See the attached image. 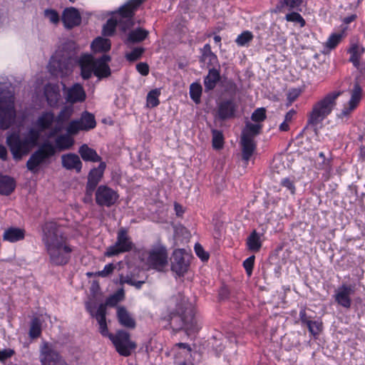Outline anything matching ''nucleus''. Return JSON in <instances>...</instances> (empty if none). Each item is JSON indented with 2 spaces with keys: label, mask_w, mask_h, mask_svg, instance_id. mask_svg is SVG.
I'll return each mask as SVG.
<instances>
[{
  "label": "nucleus",
  "mask_w": 365,
  "mask_h": 365,
  "mask_svg": "<svg viewBox=\"0 0 365 365\" xmlns=\"http://www.w3.org/2000/svg\"><path fill=\"white\" fill-rule=\"evenodd\" d=\"M170 300L175 304V308L164 317V320L169 322L173 331H183L188 336L197 333L201 329V323L193 304L181 292L173 295Z\"/></svg>",
  "instance_id": "obj_1"
},
{
  "label": "nucleus",
  "mask_w": 365,
  "mask_h": 365,
  "mask_svg": "<svg viewBox=\"0 0 365 365\" xmlns=\"http://www.w3.org/2000/svg\"><path fill=\"white\" fill-rule=\"evenodd\" d=\"M39 131L31 128L21 138L19 133H13L6 138V142L16 160L27 155L38 145Z\"/></svg>",
  "instance_id": "obj_2"
},
{
  "label": "nucleus",
  "mask_w": 365,
  "mask_h": 365,
  "mask_svg": "<svg viewBox=\"0 0 365 365\" xmlns=\"http://www.w3.org/2000/svg\"><path fill=\"white\" fill-rule=\"evenodd\" d=\"M343 93L341 91L329 92L321 100L313 105L312 110L308 115L307 124L299 135L307 129L308 125L317 127L329 115H330L336 106L337 98Z\"/></svg>",
  "instance_id": "obj_3"
},
{
  "label": "nucleus",
  "mask_w": 365,
  "mask_h": 365,
  "mask_svg": "<svg viewBox=\"0 0 365 365\" xmlns=\"http://www.w3.org/2000/svg\"><path fill=\"white\" fill-rule=\"evenodd\" d=\"M16 115L14 94L0 85V128H9L14 123Z\"/></svg>",
  "instance_id": "obj_4"
},
{
  "label": "nucleus",
  "mask_w": 365,
  "mask_h": 365,
  "mask_svg": "<svg viewBox=\"0 0 365 365\" xmlns=\"http://www.w3.org/2000/svg\"><path fill=\"white\" fill-rule=\"evenodd\" d=\"M140 8L139 1L128 0L117 10L112 11L111 15H115L119 20L120 32L125 34L135 26L134 17Z\"/></svg>",
  "instance_id": "obj_5"
},
{
  "label": "nucleus",
  "mask_w": 365,
  "mask_h": 365,
  "mask_svg": "<svg viewBox=\"0 0 365 365\" xmlns=\"http://www.w3.org/2000/svg\"><path fill=\"white\" fill-rule=\"evenodd\" d=\"M55 153L56 148L51 143L48 141L43 143L27 160V169L34 174L38 173L40 165L46 163Z\"/></svg>",
  "instance_id": "obj_6"
},
{
  "label": "nucleus",
  "mask_w": 365,
  "mask_h": 365,
  "mask_svg": "<svg viewBox=\"0 0 365 365\" xmlns=\"http://www.w3.org/2000/svg\"><path fill=\"white\" fill-rule=\"evenodd\" d=\"M109 339L114 345L116 351L123 356H129L137 348L135 341L130 340L129 332L119 329L115 334H110Z\"/></svg>",
  "instance_id": "obj_7"
},
{
  "label": "nucleus",
  "mask_w": 365,
  "mask_h": 365,
  "mask_svg": "<svg viewBox=\"0 0 365 365\" xmlns=\"http://www.w3.org/2000/svg\"><path fill=\"white\" fill-rule=\"evenodd\" d=\"M109 339L114 345L116 351L123 356H129L137 348L135 341L130 340L129 332L119 329L115 334H110Z\"/></svg>",
  "instance_id": "obj_8"
},
{
  "label": "nucleus",
  "mask_w": 365,
  "mask_h": 365,
  "mask_svg": "<svg viewBox=\"0 0 365 365\" xmlns=\"http://www.w3.org/2000/svg\"><path fill=\"white\" fill-rule=\"evenodd\" d=\"M134 247L135 245L128 235V230L125 227H120L118 230L115 244L107 247L105 256L110 257L121 253L129 252Z\"/></svg>",
  "instance_id": "obj_9"
},
{
  "label": "nucleus",
  "mask_w": 365,
  "mask_h": 365,
  "mask_svg": "<svg viewBox=\"0 0 365 365\" xmlns=\"http://www.w3.org/2000/svg\"><path fill=\"white\" fill-rule=\"evenodd\" d=\"M49 256V262L54 266H63L71 259L73 249L66 242L54 245L46 248Z\"/></svg>",
  "instance_id": "obj_10"
},
{
  "label": "nucleus",
  "mask_w": 365,
  "mask_h": 365,
  "mask_svg": "<svg viewBox=\"0 0 365 365\" xmlns=\"http://www.w3.org/2000/svg\"><path fill=\"white\" fill-rule=\"evenodd\" d=\"M191 257L185 249L175 250L170 257L171 271L178 277H183L190 268Z\"/></svg>",
  "instance_id": "obj_11"
},
{
  "label": "nucleus",
  "mask_w": 365,
  "mask_h": 365,
  "mask_svg": "<svg viewBox=\"0 0 365 365\" xmlns=\"http://www.w3.org/2000/svg\"><path fill=\"white\" fill-rule=\"evenodd\" d=\"M60 226L56 222H46L42 225V241L47 248L48 247L66 242V237L60 231Z\"/></svg>",
  "instance_id": "obj_12"
},
{
  "label": "nucleus",
  "mask_w": 365,
  "mask_h": 365,
  "mask_svg": "<svg viewBox=\"0 0 365 365\" xmlns=\"http://www.w3.org/2000/svg\"><path fill=\"white\" fill-rule=\"evenodd\" d=\"M363 96V91L358 82L354 84L353 89L351 91V98L348 102V106H344L339 113L336 114V118L341 120L342 123H347L351 116V113L358 107Z\"/></svg>",
  "instance_id": "obj_13"
},
{
  "label": "nucleus",
  "mask_w": 365,
  "mask_h": 365,
  "mask_svg": "<svg viewBox=\"0 0 365 365\" xmlns=\"http://www.w3.org/2000/svg\"><path fill=\"white\" fill-rule=\"evenodd\" d=\"M356 290L355 283L350 284L343 283L335 289L333 298L339 306L349 309L352 304L351 296L355 293Z\"/></svg>",
  "instance_id": "obj_14"
},
{
  "label": "nucleus",
  "mask_w": 365,
  "mask_h": 365,
  "mask_svg": "<svg viewBox=\"0 0 365 365\" xmlns=\"http://www.w3.org/2000/svg\"><path fill=\"white\" fill-rule=\"evenodd\" d=\"M96 202L98 206L110 207L115 204L119 195L108 185H99L96 190Z\"/></svg>",
  "instance_id": "obj_15"
},
{
  "label": "nucleus",
  "mask_w": 365,
  "mask_h": 365,
  "mask_svg": "<svg viewBox=\"0 0 365 365\" xmlns=\"http://www.w3.org/2000/svg\"><path fill=\"white\" fill-rule=\"evenodd\" d=\"M237 108L238 106L234 99H223L217 104L215 118L221 121L235 118Z\"/></svg>",
  "instance_id": "obj_16"
},
{
  "label": "nucleus",
  "mask_w": 365,
  "mask_h": 365,
  "mask_svg": "<svg viewBox=\"0 0 365 365\" xmlns=\"http://www.w3.org/2000/svg\"><path fill=\"white\" fill-rule=\"evenodd\" d=\"M64 358L56 350L52 344L43 342L40 349L41 365H56Z\"/></svg>",
  "instance_id": "obj_17"
},
{
  "label": "nucleus",
  "mask_w": 365,
  "mask_h": 365,
  "mask_svg": "<svg viewBox=\"0 0 365 365\" xmlns=\"http://www.w3.org/2000/svg\"><path fill=\"white\" fill-rule=\"evenodd\" d=\"M148 262L150 267L161 271L168 264V252L164 246H159L150 251Z\"/></svg>",
  "instance_id": "obj_18"
},
{
  "label": "nucleus",
  "mask_w": 365,
  "mask_h": 365,
  "mask_svg": "<svg viewBox=\"0 0 365 365\" xmlns=\"http://www.w3.org/2000/svg\"><path fill=\"white\" fill-rule=\"evenodd\" d=\"M106 168L105 162H101L98 167L92 168L88 174V180L86 185V194L91 196L103 177Z\"/></svg>",
  "instance_id": "obj_19"
},
{
  "label": "nucleus",
  "mask_w": 365,
  "mask_h": 365,
  "mask_svg": "<svg viewBox=\"0 0 365 365\" xmlns=\"http://www.w3.org/2000/svg\"><path fill=\"white\" fill-rule=\"evenodd\" d=\"M61 20L66 29H72L81 25L82 21L81 15L75 7H67L62 13Z\"/></svg>",
  "instance_id": "obj_20"
},
{
  "label": "nucleus",
  "mask_w": 365,
  "mask_h": 365,
  "mask_svg": "<svg viewBox=\"0 0 365 365\" xmlns=\"http://www.w3.org/2000/svg\"><path fill=\"white\" fill-rule=\"evenodd\" d=\"M175 346L179 349H182V351H178L174 356L175 365H194L192 361V349L190 345L187 343L179 342L175 344Z\"/></svg>",
  "instance_id": "obj_21"
},
{
  "label": "nucleus",
  "mask_w": 365,
  "mask_h": 365,
  "mask_svg": "<svg viewBox=\"0 0 365 365\" xmlns=\"http://www.w3.org/2000/svg\"><path fill=\"white\" fill-rule=\"evenodd\" d=\"M48 68L50 73L53 76H65L71 72L69 60L65 58L55 59L51 58Z\"/></svg>",
  "instance_id": "obj_22"
},
{
  "label": "nucleus",
  "mask_w": 365,
  "mask_h": 365,
  "mask_svg": "<svg viewBox=\"0 0 365 365\" xmlns=\"http://www.w3.org/2000/svg\"><path fill=\"white\" fill-rule=\"evenodd\" d=\"M200 53L199 61L206 64L208 68H220L217 56L212 51L210 43H206L202 48H200Z\"/></svg>",
  "instance_id": "obj_23"
},
{
  "label": "nucleus",
  "mask_w": 365,
  "mask_h": 365,
  "mask_svg": "<svg viewBox=\"0 0 365 365\" xmlns=\"http://www.w3.org/2000/svg\"><path fill=\"white\" fill-rule=\"evenodd\" d=\"M78 65L81 68V76L83 80H88L94 75L93 57L91 54H83L79 60Z\"/></svg>",
  "instance_id": "obj_24"
},
{
  "label": "nucleus",
  "mask_w": 365,
  "mask_h": 365,
  "mask_svg": "<svg viewBox=\"0 0 365 365\" xmlns=\"http://www.w3.org/2000/svg\"><path fill=\"white\" fill-rule=\"evenodd\" d=\"M61 165L67 170H74L77 173H80L83 163L77 154L69 153L61 155Z\"/></svg>",
  "instance_id": "obj_25"
},
{
  "label": "nucleus",
  "mask_w": 365,
  "mask_h": 365,
  "mask_svg": "<svg viewBox=\"0 0 365 365\" xmlns=\"http://www.w3.org/2000/svg\"><path fill=\"white\" fill-rule=\"evenodd\" d=\"M240 144L242 147V160L247 164L257 148V143L254 139L248 136H241Z\"/></svg>",
  "instance_id": "obj_26"
},
{
  "label": "nucleus",
  "mask_w": 365,
  "mask_h": 365,
  "mask_svg": "<svg viewBox=\"0 0 365 365\" xmlns=\"http://www.w3.org/2000/svg\"><path fill=\"white\" fill-rule=\"evenodd\" d=\"M220 80V68H209L207 75L204 77L205 91L207 93L213 91Z\"/></svg>",
  "instance_id": "obj_27"
},
{
  "label": "nucleus",
  "mask_w": 365,
  "mask_h": 365,
  "mask_svg": "<svg viewBox=\"0 0 365 365\" xmlns=\"http://www.w3.org/2000/svg\"><path fill=\"white\" fill-rule=\"evenodd\" d=\"M364 52V48L359 46L358 44H352L348 49V53H350L349 62L352 63L353 66L359 71L361 73H365V66L360 65V58Z\"/></svg>",
  "instance_id": "obj_28"
},
{
  "label": "nucleus",
  "mask_w": 365,
  "mask_h": 365,
  "mask_svg": "<svg viewBox=\"0 0 365 365\" xmlns=\"http://www.w3.org/2000/svg\"><path fill=\"white\" fill-rule=\"evenodd\" d=\"M26 231L18 227H9L5 229L3 234V240L11 243L21 241L25 238Z\"/></svg>",
  "instance_id": "obj_29"
},
{
  "label": "nucleus",
  "mask_w": 365,
  "mask_h": 365,
  "mask_svg": "<svg viewBox=\"0 0 365 365\" xmlns=\"http://www.w3.org/2000/svg\"><path fill=\"white\" fill-rule=\"evenodd\" d=\"M117 319L119 324L128 329H133L136 327V322L127 309L123 306H118L117 307Z\"/></svg>",
  "instance_id": "obj_30"
},
{
  "label": "nucleus",
  "mask_w": 365,
  "mask_h": 365,
  "mask_svg": "<svg viewBox=\"0 0 365 365\" xmlns=\"http://www.w3.org/2000/svg\"><path fill=\"white\" fill-rule=\"evenodd\" d=\"M16 182L15 179L9 175L0 173V195L4 196L10 195L15 190Z\"/></svg>",
  "instance_id": "obj_31"
},
{
  "label": "nucleus",
  "mask_w": 365,
  "mask_h": 365,
  "mask_svg": "<svg viewBox=\"0 0 365 365\" xmlns=\"http://www.w3.org/2000/svg\"><path fill=\"white\" fill-rule=\"evenodd\" d=\"M148 31L143 28L138 27L128 32L126 39L124 40V43L126 45L140 43L148 38Z\"/></svg>",
  "instance_id": "obj_32"
},
{
  "label": "nucleus",
  "mask_w": 365,
  "mask_h": 365,
  "mask_svg": "<svg viewBox=\"0 0 365 365\" xmlns=\"http://www.w3.org/2000/svg\"><path fill=\"white\" fill-rule=\"evenodd\" d=\"M44 96L48 106H56L61 96L58 86L47 83L44 87Z\"/></svg>",
  "instance_id": "obj_33"
},
{
  "label": "nucleus",
  "mask_w": 365,
  "mask_h": 365,
  "mask_svg": "<svg viewBox=\"0 0 365 365\" xmlns=\"http://www.w3.org/2000/svg\"><path fill=\"white\" fill-rule=\"evenodd\" d=\"M262 234H259L256 230L251 232L246 240V246L249 251L255 253L259 252L262 246Z\"/></svg>",
  "instance_id": "obj_34"
},
{
  "label": "nucleus",
  "mask_w": 365,
  "mask_h": 365,
  "mask_svg": "<svg viewBox=\"0 0 365 365\" xmlns=\"http://www.w3.org/2000/svg\"><path fill=\"white\" fill-rule=\"evenodd\" d=\"M78 153L81 158L86 162H102L101 157L96 150L88 147L87 144H83L78 149Z\"/></svg>",
  "instance_id": "obj_35"
},
{
  "label": "nucleus",
  "mask_w": 365,
  "mask_h": 365,
  "mask_svg": "<svg viewBox=\"0 0 365 365\" xmlns=\"http://www.w3.org/2000/svg\"><path fill=\"white\" fill-rule=\"evenodd\" d=\"M86 97V93L83 86L79 83H76L68 90L67 100L74 103L84 101Z\"/></svg>",
  "instance_id": "obj_36"
},
{
  "label": "nucleus",
  "mask_w": 365,
  "mask_h": 365,
  "mask_svg": "<svg viewBox=\"0 0 365 365\" xmlns=\"http://www.w3.org/2000/svg\"><path fill=\"white\" fill-rule=\"evenodd\" d=\"M73 110L71 106H63L61 110L57 117L55 118V121L58 126H56L53 130V133L61 130L62 125L66 123L73 114Z\"/></svg>",
  "instance_id": "obj_37"
},
{
  "label": "nucleus",
  "mask_w": 365,
  "mask_h": 365,
  "mask_svg": "<svg viewBox=\"0 0 365 365\" xmlns=\"http://www.w3.org/2000/svg\"><path fill=\"white\" fill-rule=\"evenodd\" d=\"M91 48L94 53H106L110 51L111 42L108 38L98 36L93 41Z\"/></svg>",
  "instance_id": "obj_38"
},
{
  "label": "nucleus",
  "mask_w": 365,
  "mask_h": 365,
  "mask_svg": "<svg viewBox=\"0 0 365 365\" xmlns=\"http://www.w3.org/2000/svg\"><path fill=\"white\" fill-rule=\"evenodd\" d=\"M55 121V116L53 112H44L37 119L36 125L38 129H36L39 131H43L50 128L52 123Z\"/></svg>",
  "instance_id": "obj_39"
},
{
  "label": "nucleus",
  "mask_w": 365,
  "mask_h": 365,
  "mask_svg": "<svg viewBox=\"0 0 365 365\" xmlns=\"http://www.w3.org/2000/svg\"><path fill=\"white\" fill-rule=\"evenodd\" d=\"M120 29L119 20L115 15L107 20L103 26L102 34L104 36H113L115 34L116 27Z\"/></svg>",
  "instance_id": "obj_40"
},
{
  "label": "nucleus",
  "mask_w": 365,
  "mask_h": 365,
  "mask_svg": "<svg viewBox=\"0 0 365 365\" xmlns=\"http://www.w3.org/2000/svg\"><path fill=\"white\" fill-rule=\"evenodd\" d=\"M302 0H280L276 5V12H284L288 10H298L302 4Z\"/></svg>",
  "instance_id": "obj_41"
},
{
  "label": "nucleus",
  "mask_w": 365,
  "mask_h": 365,
  "mask_svg": "<svg viewBox=\"0 0 365 365\" xmlns=\"http://www.w3.org/2000/svg\"><path fill=\"white\" fill-rule=\"evenodd\" d=\"M78 120L86 131L93 129L96 126L95 115L87 110L81 113V118Z\"/></svg>",
  "instance_id": "obj_42"
},
{
  "label": "nucleus",
  "mask_w": 365,
  "mask_h": 365,
  "mask_svg": "<svg viewBox=\"0 0 365 365\" xmlns=\"http://www.w3.org/2000/svg\"><path fill=\"white\" fill-rule=\"evenodd\" d=\"M94 63V76L98 77L99 80L108 78L111 75V70L108 64H102L93 61Z\"/></svg>",
  "instance_id": "obj_43"
},
{
  "label": "nucleus",
  "mask_w": 365,
  "mask_h": 365,
  "mask_svg": "<svg viewBox=\"0 0 365 365\" xmlns=\"http://www.w3.org/2000/svg\"><path fill=\"white\" fill-rule=\"evenodd\" d=\"M74 144V140L68 135H61L56 139V145L59 150L70 149Z\"/></svg>",
  "instance_id": "obj_44"
},
{
  "label": "nucleus",
  "mask_w": 365,
  "mask_h": 365,
  "mask_svg": "<svg viewBox=\"0 0 365 365\" xmlns=\"http://www.w3.org/2000/svg\"><path fill=\"white\" fill-rule=\"evenodd\" d=\"M262 128V125L260 124H254L247 122L242 132L241 136H248L250 139H254L256 135L260 133Z\"/></svg>",
  "instance_id": "obj_45"
},
{
  "label": "nucleus",
  "mask_w": 365,
  "mask_h": 365,
  "mask_svg": "<svg viewBox=\"0 0 365 365\" xmlns=\"http://www.w3.org/2000/svg\"><path fill=\"white\" fill-rule=\"evenodd\" d=\"M125 298V291L123 287L118 289L114 294L109 296L106 300V303L109 307H115L117 304L121 301H123Z\"/></svg>",
  "instance_id": "obj_46"
},
{
  "label": "nucleus",
  "mask_w": 365,
  "mask_h": 365,
  "mask_svg": "<svg viewBox=\"0 0 365 365\" xmlns=\"http://www.w3.org/2000/svg\"><path fill=\"white\" fill-rule=\"evenodd\" d=\"M160 91L159 88L151 90L147 95V106L149 108H155L160 104L159 96Z\"/></svg>",
  "instance_id": "obj_47"
},
{
  "label": "nucleus",
  "mask_w": 365,
  "mask_h": 365,
  "mask_svg": "<svg viewBox=\"0 0 365 365\" xmlns=\"http://www.w3.org/2000/svg\"><path fill=\"white\" fill-rule=\"evenodd\" d=\"M202 88L198 83H192L190 86V98L196 103H200Z\"/></svg>",
  "instance_id": "obj_48"
},
{
  "label": "nucleus",
  "mask_w": 365,
  "mask_h": 365,
  "mask_svg": "<svg viewBox=\"0 0 365 365\" xmlns=\"http://www.w3.org/2000/svg\"><path fill=\"white\" fill-rule=\"evenodd\" d=\"M41 334V323L38 317H34L31 322L29 336L32 339H36Z\"/></svg>",
  "instance_id": "obj_49"
},
{
  "label": "nucleus",
  "mask_w": 365,
  "mask_h": 365,
  "mask_svg": "<svg viewBox=\"0 0 365 365\" xmlns=\"http://www.w3.org/2000/svg\"><path fill=\"white\" fill-rule=\"evenodd\" d=\"M212 134V147L216 150L222 148L224 145V136L221 130L213 129Z\"/></svg>",
  "instance_id": "obj_50"
},
{
  "label": "nucleus",
  "mask_w": 365,
  "mask_h": 365,
  "mask_svg": "<svg viewBox=\"0 0 365 365\" xmlns=\"http://www.w3.org/2000/svg\"><path fill=\"white\" fill-rule=\"evenodd\" d=\"M254 36L250 31H245L241 33L235 39V43L239 46H245L252 41Z\"/></svg>",
  "instance_id": "obj_51"
},
{
  "label": "nucleus",
  "mask_w": 365,
  "mask_h": 365,
  "mask_svg": "<svg viewBox=\"0 0 365 365\" xmlns=\"http://www.w3.org/2000/svg\"><path fill=\"white\" fill-rule=\"evenodd\" d=\"M308 330L314 339H317L323 330V324L319 321H312L307 326Z\"/></svg>",
  "instance_id": "obj_52"
},
{
  "label": "nucleus",
  "mask_w": 365,
  "mask_h": 365,
  "mask_svg": "<svg viewBox=\"0 0 365 365\" xmlns=\"http://www.w3.org/2000/svg\"><path fill=\"white\" fill-rule=\"evenodd\" d=\"M145 52L143 47H135L130 52L125 54V58L129 62H134L140 59Z\"/></svg>",
  "instance_id": "obj_53"
},
{
  "label": "nucleus",
  "mask_w": 365,
  "mask_h": 365,
  "mask_svg": "<svg viewBox=\"0 0 365 365\" xmlns=\"http://www.w3.org/2000/svg\"><path fill=\"white\" fill-rule=\"evenodd\" d=\"M295 178L294 176L284 178L282 179L280 185L287 188L291 194L294 195L296 192Z\"/></svg>",
  "instance_id": "obj_54"
},
{
  "label": "nucleus",
  "mask_w": 365,
  "mask_h": 365,
  "mask_svg": "<svg viewBox=\"0 0 365 365\" xmlns=\"http://www.w3.org/2000/svg\"><path fill=\"white\" fill-rule=\"evenodd\" d=\"M285 19L287 21L299 23L301 27L305 26L306 22L304 18L298 12L292 11L286 15Z\"/></svg>",
  "instance_id": "obj_55"
},
{
  "label": "nucleus",
  "mask_w": 365,
  "mask_h": 365,
  "mask_svg": "<svg viewBox=\"0 0 365 365\" xmlns=\"http://www.w3.org/2000/svg\"><path fill=\"white\" fill-rule=\"evenodd\" d=\"M44 16L54 24H57L60 21V16L58 12L53 9H46L44 10Z\"/></svg>",
  "instance_id": "obj_56"
},
{
  "label": "nucleus",
  "mask_w": 365,
  "mask_h": 365,
  "mask_svg": "<svg viewBox=\"0 0 365 365\" xmlns=\"http://www.w3.org/2000/svg\"><path fill=\"white\" fill-rule=\"evenodd\" d=\"M266 118V109L264 108H257L251 115L252 120L257 123L263 122Z\"/></svg>",
  "instance_id": "obj_57"
},
{
  "label": "nucleus",
  "mask_w": 365,
  "mask_h": 365,
  "mask_svg": "<svg viewBox=\"0 0 365 365\" xmlns=\"http://www.w3.org/2000/svg\"><path fill=\"white\" fill-rule=\"evenodd\" d=\"M80 130H84L79 120H73L67 127V132L70 135H76Z\"/></svg>",
  "instance_id": "obj_58"
},
{
  "label": "nucleus",
  "mask_w": 365,
  "mask_h": 365,
  "mask_svg": "<svg viewBox=\"0 0 365 365\" xmlns=\"http://www.w3.org/2000/svg\"><path fill=\"white\" fill-rule=\"evenodd\" d=\"M342 38V34L334 33L331 34L327 42V47L329 49H334L340 43Z\"/></svg>",
  "instance_id": "obj_59"
},
{
  "label": "nucleus",
  "mask_w": 365,
  "mask_h": 365,
  "mask_svg": "<svg viewBox=\"0 0 365 365\" xmlns=\"http://www.w3.org/2000/svg\"><path fill=\"white\" fill-rule=\"evenodd\" d=\"M302 93L301 89L299 88H291L289 90L287 94V106H289L294 102L297 98L300 96Z\"/></svg>",
  "instance_id": "obj_60"
},
{
  "label": "nucleus",
  "mask_w": 365,
  "mask_h": 365,
  "mask_svg": "<svg viewBox=\"0 0 365 365\" xmlns=\"http://www.w3.org/2000/svg\"><path fill=\"white\" fill-rule=\"evenodd\" d=\"M255 255H252V256L249 257L248 258H247L243 262V267L245 268L246 274H247L248 277H251V275L252 274V271H253L254 264H255Z\"/></svg>",
  "instance_id": "obj_61"
},
{
  "label": "nucleus",
  "mask_w": 365,
  "mask_h": 365,
  "mask_svg": "<svg viewBox=\"0 0 365 365\" xmlns=\"http://www.w3.org/2000/svg\"><path fill=\"white\" fill-rule=\"evenodd\" d=\"M195 252L196 255L203 262H206L209 259L210 255L207 252L205 251L202 246L196 243L195 245Z\"/></svg>",
  "instance_id": "obj_62"
},
{
  "label": "nucleus",
  "mask_w": 365,
  "mask_h": 365,
  "mask_svg": "<svg viewBox=\"0 0 365 365\" xmlns=\"http://www.w3.org/2000/svg\"><path fill=\"white\" fill-rule=\"evenodd\" d=\"M99 324V332L103 336L108 337L109 339V336L113 334L108 331L106 319H99L97 320Z\"/></svg>",
  "instance_id": "obj_63"
},
{
  "label": "nucleus",
  "mask_w": 365,
  "mask_h": 365,
  "mask_svg": "<svg viewBox=\"0 0 365 365\" xmlns=\"http://www.w3.org/2000/svg\"><path fill=\"white\" fill-rule=\"evenodd\" d=\"M115 268V265L113 263L106 264L103 269L97 272V275L101 277H106L113 273Z\"/></svg>",
  "instance_id": "obj_64"
}]
</instances>
